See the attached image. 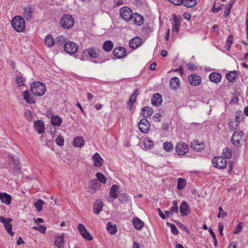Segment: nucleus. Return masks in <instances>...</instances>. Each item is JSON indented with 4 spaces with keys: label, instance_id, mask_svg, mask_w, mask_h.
I'll list each match as a JSON object with an SVG mask.
<instances>
[{
    "label": "nucleus",
    "instance_id": "72a5a7b5",
    "mask_svg": "<svg viewBox=\"0 0 248 248\" xmlns=\"http://www.w3.org/2000/svg\"><path fill=\"white\" fill-rule=\"evenodd\" d=\"M191 147L196 151H201L204 149V144L202 142H199V144H195L194 143H191Z\"/></svg>",
    "mask_w": 248,
    "mask_h": 248
},
{
    "label": "nucleus",
    "instance_id": "8fccbe9b",
    "mask_svg": "<svg viewBox=\"0 0 248 248\" xmlns=\"http://www.w3.org/2000/svg\"><path fill=\"white\" fill-rule=\"evenodd\" d=\"M163 148L166 151H170L173 149V146L170 142H165L163 143Z\"/></svg>",
    "mask_w": 248,
    "mask_h": 248
},
{
    "label": "nucleus",
    "instance_id": "37998d69",
    "mask_svg": "<svg viewBox=\"0 0 248 248\" xmlns=\"http://www.w3.org/2000/svg\"><path fill=\"white\" fill-rule=\"evenodd\" d=\"M239 124V123H238V122H236V121L232 120L229 124V125L230 130L233 131L238 128Z\"/></svg>",
    "mask_w": 248,
    "mask_h": 248
},
{
    "label": "nucleus",
    "instance_id": "6e6d98bb",
    "mask_svg": "<svg viewBox=\"0 0 248 248\" xmlns=\"http://www.w3.org/2000/svg\"><path fill=\"white\" fill-rule=\"evenodd\" d=\"M233 5L232 3H230L228 6H226L225 9L224 15L225 16H227L229 15L230 13L231 9L232 7V6Z\"/></svg>",
    "mask_w": 248,
    "mask_h": 248
},
{
    "label": "nucleus",
    "instance_id": "052dcab7",
    "mask_svg": "<svg viewBox=\"0 0 248 248\" xmlns=\"http://www.w3.org/2000/svg\"><path fill=\"white\" fill-rule=\"evenodd\" d=\"M65 41V38L63 36H59L56 38V42L58 44H62Z\"/></svg>",
    "mask_w": 248,
    "mask_h": 248
},
{
    "label": "nucleus",
    "instance_id": "6ab92c4d",
    "mask_svg": "<svg viewBox=\"0 0 248 248\" xmlns=\"http://www.w3.org/2000/svg\"><path fill=\"white\" fill-rule=\"evenodd\" d=\"M34 129L38 134H42L45 131V125L44 123L40 120L34 122Z\"/></svg>",
    "mask_w": 248,
    "mask_h": 248
},
{
    "label": "nucleus",
    "instance_id": "a19ab883",
    "mask_svg": "<svg viewBox=\"0 0 248 248\" xmlns=\"http://www.w3.org/2000/svg\"><path fill=\"white\" fill-rule=\"evenodd\" d=\"M153 141L149 139H146L144 140L143 146L146 149H149L153 146Z\"/></svg>",
    "mask_w": 248,
    "mask_h": 248
},
{
    "label": "nucleus",
    "instance_id": "bf43d9fd",
    "mask_svg": "<svg viewBox=\"0 0 248 248\" xmlns=\"http://www.w3.org/2000/svg\"><path fill=\"white\" fill-rule=\"evenodd\" d=\"M208 231L210 232V233L211 234V235L212 236V238L214 239V245L216 246H217V239L216 238V235H215V233L213 231V230H212V229L211 228H209Z\"/></svg>",
    "mask_w": 248,
    "mask_h": 248
},
{
    "label": "nucleus",
    "instance_id": "338daca9",
    "mask_svg": "<svg viewBox=\"0 0 248 248\" xmlns=\"http://www.w3.org/2000/svg\"><path fill=\"white\" fill-rule=\"evenodd\" d=\"M170 210L172 212V214L173 213H178L179 212L178 206H172L170 208Z\"/></svg>",
    "mask_w": 248,
    "mask_h": 248
},
{
    "label": "nucleus",
    "instance_id": "4c0bfd02",
    "mask_svg": "<svg viewBox=\"0 0 248 248\" xmlns=\"http://www.w3.org/2000/svg\"><path fill=\"white\" fill-rule=\"evenodd\" d=\"M24 99L28 103L32 104L34 102L31 96L29 90H27L24 92Z\"/></svg>",
    "mask_w": 248,
    "mask_h": 248
},
{
    "label": "nucleus",
    "instance_id": "49530a36",
    "mask_svg": "<svg viewBox=\"0 0 248 248\" xmlns=\"http://www.w3.org/2000/svg\"><path fill=\"white\" fill-rule=\"evenodd\" d=\"M96 176L97 178V179L103 184H105L106 183L107 180L105 175L101 172H97L96 174Z\"/></svg>",
    "mask_w": 248,
    "mask_h": 248
},
{
    "label": "nucleus",
    "instance_id": "b1692460",
    "mask_svg": "<svg viewBox=\"0 0 248 248\" xmlns=\"http://www.w3.org/2000/svg\"><path fill=\"white\" fill-rule=\"evenodd\" d=\"M119 190V186L116 185H113L111 186L109 190L110 196L114 199H116L118 198V192Z\"/></svg>",
    "mask_w": 248,
    "mask_h": 248
},
{
    "label": "nucleus",
    "instance_id": "ddd939ff",
    "mask_svg": "<svg viewBox=\"0 0 248 248\" xmlns=\"http://www.w3.org/2000/svg\"><path fill=\"white\" fill-rule=\"evenodd\" d=\"M188 81L193 86H198L201 83V78L197 75L192 74L189 76L188 78Z\"/></svg>",
    "mask_w": 248,
    "mask_h": 248
},
{
    "label": "nucleus",
    "instance_id": "4468645a",
    "mask_svg": "<svg viewBox=\"0 0 248 248\" xmlns=\"http://www.w3.org/2000/svg\"><path fill=\"white\" fill-rule=\"evenodd\" d=\"M130 20L132 21L134 24L140 26L143 23L144 18L139 14L135 13L133 14L132 17Z\"/></svg>",
    "mask_w": 248,
    "mask_h": 248
},
{
    "label": "nucleus",
    "instance_id": "c03bdc74",
    "mask_svg": "<svg viewBox=\"0 0 248 248\" xmlns=\"http://www.w3.org/2000/svg\"><path fill=\"white\" fill-rule=\"evenodd\" d=\"M23 16L26 19H30L31 16V12L30 8H25L23 11Z\"/></svg>",
    "mask_w": 248,
    "mask_h": 248
},
{
    "label": "nucleus",
    "instance_id": "de8ad7c7",
    "mask_svg": "<svg viewBox=\"0 0 248 248\" xmlns=\"http://www.w3.org/2000/svg\"><path fill=\"white\" fill-rule=\"evenodd\" d=\"M167 224L168 226L170 228L171 232L173 234L177 235L178 234V231L174 224L169 222H167Z\"/></svg>",
    "mask_w": 248,
    "mask_h": 248
},
{
    "label": "nucleus",
    "instance_id": "e433bc0d",
    "mask_svg": "<svg viewBox=\"0 0 248 248\" xmlns=\"http://www.w3.org/2000/svg\"><path fill=\"white\" fill-rule=\"evenodd\" d=\"M142 111H143L142 114L143 117H148L152 114L153 110V109L150 107H145L143 108Z\"/></svg>",
    "mask_w": 248,
    "mask_h": 248
},
{
    "label": "nucleus",
    "instance_id": "0e129e2a",
    "mask_svg": "<svg viewBox=\"0 0 248 248\" xmlns=\"http://www.w3.org/2000/svg\"><path fill=\"white\" fill-rule=\"evenodd\" d=\"M78 229L79 230L80 234H81L82 233L85 232V231L86 230L85 226L80 223L78 225Z\"/></svg>",
    "mask_w": 248,
    "mask_h": 248
},
{
    "label": "nucleus",
    "instance_id": "20e7f679",
    "mask_svg": "<svg viewBox=\"0 0 248 248\" xmlns=\"http://www.w3.org/2000/svg\"><path fill=\"white\" fill-rule=\"evenodd\" d=\"M212 163L214 167L223 169L226 167L227 160L222 156H217L212 159Z\"/></svg>",
    "mask_w": 248,
    "mask_h": 248
},
{
    "label": "nucleus",
    "instance_id": "f8f14e48",
    "mask_svg": "<svg viewBox=\"0 0 248 248\" xmlns=\"http://www.w3.org/2000/svg\"><path fill=\"white\" fill-rule=\"evenodd\" d=\"M142 43V40L140 38L135 37L129 41V45L131 48L136 49L141 45Z\"/></svg>",
    "mask_w": 248,
    "mask_h": 248
},
{
    "label": "nucleus",
    "instance_id": "13d9d810",
    "mask_svg": "<svg viewBox=\"0 0 248 248\" xmlns=\"http://www.w3.org/2000/svg\"><path fill=\"white\" fill-rule=\"evenodd\" d=\"M243 229V226L241 223H239L236 227L234 228L233 231V233L234 234H237L238 232H240Z\"/></svg>",
    "mask_w": 248,
    "mask_h": 248
},
{
    "label": "nucleus",
    "instance_id": "dca6fc26",
    "mask_svg": "<svg viewBox=\"0 0 248 248\" xmlns=\"http://www.w3.org/2000/svg\"><path fill=\"white\" fill-rule=\"evenodd\" d=\"M180 211L183 216H186L189 213V205L186 201H183L181 203Z\"/></svg>",
    "mask_w": 248,
    "mask_h": 248
},
{
    "label": "nucleus",
    "instance_id": "cd10ccee",
    "mask_svg": "<svg viewBox=\"0 0 248 248\" xmlns=\"http://www.w3.org/2000/svg\"><path fill=\"white\" fill-rule=\"evenodd\" d=\"M44 42L46 45L48 47L53 46L55 44V41L53 36L49 34L45 37L44 39Z\"/></svg>",
    "mask_w": 248,
    "mask_h": 248
},
{
    "label": "nucleus",
    "instance_id": "58836bf2",
    "mask_svg": "<svg viewBox=\"0 0 248 248\" xmlns=\"http://www.w3.org/2000/svg\"><path fill=\"white\" fill-rule=\"evenodd\" d=\"M186 181L185 179L181 178H179L178 179L177 188L178 189H183L186 185Z\"/></svg>",
    "mask_w": 248,
    "mask_h": 248
},
{
    "label": "nucleus",
    "instance_id": "69168bd1",
    "mask_svg": "<svg viewBox=\"0 0 248 248\" xmlns=\"http://www.w3.org/2000/svg\"><path fill=\"white\" fill-rule=\"evenodd\" d=\"M160 115L159 113H155L153 117V120L157 122L160 121Z\"/></svg>",
    "mask_w": 248,
    "mask_h": 248
},
{
    "label": "nucleus",
    "instance_id": "c756f323",
    "mask_svg": "<svg viewBox=\"0 0 248 248\" xmlns=\"http://www.w3.org/2000/svg\"><path fill=\"white\" fill-rule=\"evenodd\" d=\"M237 76V72L235 70L228 73L226 75V78L231 82H233Z\"/></svg>",
    "mask_w": 248,
    "mask_h": 248
},
{
    "label": "nucleus",
    "instance_id": "c85d7f7f",
    "mask_svg": "<svg viewBox=\"0 0 248 248\" xmlns=\"http://www.w3.org/2000/svg\"><path fill=\"white\" fill-rule=\"evenodd\" d=\"M73 145L76 147H81L84 145V140L81 137H77L73 140Z\"/></svg>",
    "mask_w": 248,
    "mask_h": 248
},
{
    "label": "nucleus",
    "instance_id": "f257e3e1",
    "mask_svg": "<svg viewBox=\"0 0 248 248\" xmlns=\"http://www.w3.org/2000/svg\"><path fill=\"white\" fill-rule=\"evenodd\" d=\"M31 90L32 93L34 95L41 96L46 92L45 85L40 81H34L31 85Z\"/></svg>",
    "mask_w": 248,
    "mask_h": 248
},
{
    "label": "nucleus",
    "instance_id": "ea45409f",
    "mask_svg": "<svg viewBox=\"0 0 248 248\" xmlns=\"http://www.w3.org/2000/svg\"><path fill=\"white\" fill-rule=\"evenodd\" d=\"M183 4L187 7H192L196 5V0H183Z\"/></svg>",
    "mask_w": 248,
    "mask_h": 248
},
{
    "label": "nucleus",
    "instance_id": "7ed1b4c3",
    "mask_svg": "<svg viewBox=\"0 0 248 248\" xmlns=\"http://www.w3.org/2000/svg\"><path fill=\"white\" fill-rule=\"evenodd\" d=\"M74 19L70 15H65L61 19L60 24L62 27L66 29H69L73 27Z\"/></svg>",
    "mask_w": 248,
    "mask_h": 248
},
{
    "label": "nucleus",
    "instance_id": "774afa93",
    "mask_svg": "<svg viewBox=\"0 0 248 248\" xmlns=\"http://www.w3.org/2000/svg\"><path fill=\"white\" fill-rule=\"evenodd\" d=\"M187 66L188 68V69L190 70H197V66L196 65H195V64H193V63H188L187 64Z\"/></svg>",
    "mask_w": 248,
    "mask_h": 248
},
{
    "label": "nucleus",
    "instance_id": "f3484780",
    "mask_svg": "<svg viewBox=\"0 0 248 248\" xmlns=\"http://www.w3.org/2000/svg\"><path fill=\"white\" fill-rule=\"evenodd\" d=\"M0 201L6 205H9L11 202L12 197L5 192H0Z\"/></svg>",
    "mask_w": 248,
    "mask_h": 248
},
{
    "label": "nucleus",
    "instance_id": "a878e982",
    "mask_svg": "<svg viewBox=\"0 0 248 248\" xmlns=\"http://www.w3.org/2000/svg\"><path fill=\"white\" fill-rule=\"evenodd\" d=\"M62 122V118L56 115H52L51 118V123L55 126H59Z\"/></svg>",
    "mask_w": 248,
    "mask_h": 248
},
{
    "label": "nucleus",
    "instance_id": "864d4df0",
    "mask_svg": "<svg viewBox=\"0 0 248 248\" xmlns=\"http://www.w3.org/2000/svg\"><path fill=\"white\" fill-rule=\"evenodd\" d=\"M56 143L59 146H62L64 144V139L62 136H59L55 139Z\"/></svg>",
    "mask_w": 248,
    "mask_h": 248
},
{
    "label": "nucleus",
    "instance_id": "a18cd8bd",
    "mask_svg": "<svg viewBox=\"0 0 248 248\" xmlns=\"http://www.w3.org/2000/svg\"><path fill=\"white\" fill-rule=\"evenodd\" d=\"M119 200L122 203H126L129 200L128 196L126 194H121L119 195Z\"/></svg>",
    "mask_w": 248,
    "mask_h": 248
},
{
    "label": "nucleus",
    "instance_id": "3c124183",
    "mask_svg": "<svg viewBox=\"0 0 248 248\" xmlns=\"http://www.w3.org/2000/svg\"><path fill=\"white\" fill-rule=\"evenodd\" d=\"M233 41V35L232 34H230L228 38L226 41V46L228 47L227 49H229L231 47V45Z\"/></svg>",
    "mask_w": 248,
    "mask_h": 248
},
{
    "label": "nucleus",
    "instance_id": "09e8293b",
    "mask_svg": "<svg viewBox=\"0 0 248 248\" xmlns=\"http://www.w3.org/2000/svg\"><path fill=\"white\" fill-rule=\"evenodd\" d=\"M33 229L39 231L42 233H45L46 231V227L44 225H38L36 226H33Z\"/></svg>",
    "mask_w": 248,
    "mask_h": 248
},
{
    "label": "nucleus",
    "instance_id": "393cba45",
    "mask_svg": "<svg viewBox=\"0 0 248 248\" xmlns=\"http://www.w3.org/2000/svg\"><path fill=\"white\" fill-rule=\"evenodd\" d=\"M170 88L173 90L178 88L180 85L179 79L177 77H173L170 80Z\"/></svg>",
    "mask_w": 248,
    "mask_h": 248
},
{
    "label": "nucleus",
    "instance_id": "79ce46f5",
    "mask_svg": "<svg viewBox=\"0 0 248 248\" xmlns=\"http://www.w3.org/2000/svg\"><path fill=\"white\" fill-rule=\"evenodd\" d=\"M44 204V201L40 199L34 203V205L38 211H40L42 210V205Z\"/></svg>",
    "mask_w": 248,
    "mask_h": 248
},
{
    "label": "nucleus",
    "instance_id": "aec40b11",
    "mask_svg": "<svg viewBox=\"0 0 248 248\" xmlns=\"http://www.w3.org/2000/svg\"><path fill=\"white\" fill-rule=\"evenodd\" d=\"M104 203L101 200H98L94 203L93 206V213L98 215L102 211Z\"/></svg>",
    "mask_w": 248,
    "mask_h": 248
},
{
    "label": "nucleus",
    "instance_id": "c9c22d12",
    "mask_svg": "<svg viewBox=\"0 0 248 248\" xmlns=\"http://www.w3.org/2000/svg\"><path fill=\"white\" fill-rule=\"evenodd\" d=\"M174 24L172 29V31L176 32V33L178 32L179 31V26L180 25V20L179 18H177L176 16L174 17Z\"/></svg>",
    "mask_w": 248,
    "mask_h": 248
},
{
    "label": "nucleus",
    "instance_id": "4be33fe9",
    "mask_svg": "<svg viewBox=\"0 0 248 248\" xmlns=\"http://www.w3.org/2000/svg\"><path fill=\"white\" fill-rule=\"evenodd\" d=\"M152 103L153 105L157 106L160 105L162 102V97L159 93L155 94L152 98Z\"/></svg>",
    "mask_w": 248,
    "mask_h": 248
},
{
    "label": "nucleus",
    "instance_id": "5fc2aeb1",
    "mask_svg": "<svg viewBox=\"0 0 248 248\" xmlns=\"http://www.w3.org/2000/svg\"><path fill=\"white\" fill-rule=\"evenodd\" d=\"M219 213L217 215V217L218 218L220 217H225L227 216V214L226 212H224L222 209V208L220 206L218 208Z\"/></svg>",
    "mask_w": 248,
    "mask_h": 248
},
{
    "label": "nucleus",
    "instance_id": "bb28decb",
    "mask_svg": "<svg viewBox=\"0 0 248 248\" xmlns=\"http://www.w3.org/2000/svg\"><path fill=\"white\" fill-rule=\"evenodd\" d=\"M132 223L136 230L141 229L144 225V223L139 218H134L132 220Z\"/></svg>",
    "mask_w": 248,
    "mask_h": 248
},
{
    "label": "nucleus",
    "instance_id": "603ef678",
    "mask_svg": "<svg viewBox=\"0 0 248 248\" xmlns=\"http://www.w3.org/2000/svg\"><path fill=\"white\" fill-rule=\"evenodd\" d=\"M24 79L21 76H17L16 78V81L19 86H22L24 85Z\"/></svg>",
    "mask_w": 248,
    "mask_h": 248
},
{
    "label": "nucleus",
    "instance_id": "a211bd4d",
    "mask_svg": "<svg viewBox=\"0 0 248 248\" xmlns=\"http://www.w3.org/2000/svg\"><path fill=\"white\" fill-rule=\"evenodd\" d=\"M113 54L117 58H121L126 55V51L124 47H119L114 49Z\"/></svg>",
    "mask_w": 248,
    "mask_h": 248
},
{
    "label": "nucleus",
    "instance_id": "473e14b6",
    "mask_svg": "<svg viewBox=\"0 0 248 248\" xmlns=\"http://www.w3.org/2000/svg\"><path fill=\"white\" fill-rule=\"evenodd\" d=\"M107 229L108 232L112 234H114L117 232V228L115 225L109 222L107 224Z\"/></svg>",
    "mask_w": 248,
    "mask_h": 248
},
{
    "label": "nucleus",
    "instance_id": "f704fd0d",
    "mask_svg": "<svg viewBox=\"0 0 248 248\" xmlns=\"http://www.w3.org/2000/svg\"><path fill=\"white\" fill-rule=\"evenodd\" d=\"M232 155V151L230 147H226L223 149L222 152V155L224 158H230Z\"/></svg>",
    "mask_w": 248,
    "mask_h": 248
},
{
    "label": "nucleus",
    "instance_id": "e2e57ef3",
    "mask_svg": "<svg viewBox=\"0 0 248 248\" xmlns=\"http://www.w3.org/2000/svg\"><path fill=\"white\" fill-rule=\"evenodd\" d=\"M170 2L173 4L176 5H180L182 3H183V0H168Z\"/></svg>",
    "mask_w": 248,
    "mask_h": 248
},
{
    "label": "nucleus",
    "instance_id": "7c9ffc66",
    "mask_svg": "<svg viewBox=\"0 0 248 248\" xmlns=\"http://www.w3.org/2000/svg\"><path fill=\"white\" fill-rule=\"evenodd\" d=\"M103 49L107 52L110 51L113 47V43L111 41H106L103 44Z\"/></svg>",
    "mask_w": 248,
    "mask_h": 248
},
{
    "label": "nucleus",
    "instance_id": "9d476101",
    "mask_svg": "<svg viewBox=\"0 0 248 248\" xmlns=\"http://www.w3.org/2000/svg\"><path fill=\"white\" fill-rule=\"evenodd\" d=\"M176 152L179 155H184L188 151V147L186 144L183 142L178 143L175 147Z\"/></svg>",
    "mask_w": 248,
    "mask_h": 248
},
{
    "label": "nucleus",
    "instance_id": "412c9836",
    "mask_svg": "<svg viewBox=\"0 0 248 248\" xmlns=\"http://www.w3.org/2000/svg\"><path fill=\"white\" fill-rule=\"evenodd\" d=\"M209 78L211 81L217 83L220 81L222 76L219 73L213 72L210 74Z\"/></svg>",
    "mask_w": 248,
    "mask_h": 248
},
{
    "label": "nucleus",
    "instance_id": "4d7b16f0",
    "mask_svg": "<svg viewBox=\"0 0 248 248\" xmlns=\"http://www.w3.org/2000/svg\"><path fill=\"white\" fill-rule=\"evenodd\" d=\"M81 235L83 238L87 239L88 240H92L93 239L92 236L87 231V230L85 231V232L82 233Z\"/></svg>",
    "mask_w": 248,
    "mask_h": 248
},
{
    "label": "nucleus",
    "instance_id": "2f4dec72",
    "mask_svg": "<svg viewBox=\"0 0 248 248\" xmlns=\"http://www.w3.org/2000/svg\"><path fill=\"white\" fill-rule=\"evenodd\" d=\"M91 183L92 186H91L90 188L94 193H95L100 189L101 186L96 180H92L91 182Z\"/></svg>",
    "mask_w": 248,
    "mask_h": 248
},
{
    "label": "nucleus",
    "instance_id": "423d86ee",
    "mask_svg": "<svg viewBox=\"0 0 248 248\" xmlns=\"http://www.w3.org/2000/svg\"><path fill=\"white\" fill-rule=\"evenodd\" d=\"M12 221L11 218H5L3 216L0 217V222L2 223L4 225L5 230L10 234L11 236H13L15 234L12 231V226L9 223Z\"/></svg>",
    "mask_w": 248,
    "mask_h": 248
},
{
    "label": "nucleus",
    "instance_id": "680f3d73",
    "mask_svg": "<svg viewBox=\"0 0 248 248\" xmlns=\"http://www.w3.org/2000/svg\"><path fill=\"white\" fill-rule=\"evenodd\" d=\"M136 100V97L135 96H133L132 95L129 98V101L128 103V104L132 107V105L135 103Z\"/></svg>",
    "mask_w": 248,
    "mask_h": 248
},
{
    "label": "nucleus",
    "instance_id": "f03ea898",
    "mask_svg": "<svg viewBox=\"0 0 248 248\" xmlns=\"http://www.w3.org/2000/svg\"><path fill=\"white\" fill-rule=\"evenodd\" d=\"M11 25L16 31L22 32L25 27L24 19L19 16H15L11 20Z\"/></svg>",
    "mask_w": 248,
    "mask_h": 248
},
{
    "label": "nucleus",
    "instance_id": "9b49d317",
    "mask_svg": "<svg viewBox=\"0 0 248 248\" xmlns=\"http://www.w3.org/2000/svg\"><path fill=\"white\" fill-rule=\"evenodd\" d=\"M99 52V49L95 47H90L84 51V53H88L91 58H98Z\"/></svg>",
    "mask_w": 248,
    "mask_h": 248
},
{
    "label": "nucleus",
    "instance_id": "2eb2a0df",
    "mask_svg": "<svg viewBox=\"0 0 248 248\" xmlns=\"http://www.w3.org/2000/svg\"><path fill=\"white\" fill-rule=\"evenodd\" d=\"M93 165L96 167H100L103 164V159L97 153L94 154L92 156Z\"/></svg>",
    "mask_w": 248,
    "mask_h": 248
},
{
    "label": "nucleus",
    "instance_id": "5701e85b",
    "mask_svg": "<svg viewBox=\"0 0 248 248\" xmlns=\"http://www.w3.org/2000/svg\"><path fill=\"white\" fill-rule=\"evenodd\" d=\"M55 245L57 248H63L64 246V237L63 235H58L54 242Z\"/></svg>",
    "mask_w": 248,
    "mask_h": 248
},
{
    "label": "nucleus",
    "instance_id": "6e6552de",
    "mask_svg": "<svg viewBox=\"0 0 248 248\" xmlns=\"http://www.w3.org/2000/svg\"><path fill=\"white\" fill-rule=\"evenodd\" d=\"M244 133L242 131H235L232 137L231 141L232 143L235 146H238L240 144V141L243 140Z\"/></svg>",
    "mask_w": 248,
    "mask_h": 248
},
{
    "label": "nucleus",
    "instance_id": "0eeeda50",
    "mask_svg": "<svg viewBox=\"0 0 248 248\" xmlns=\"http://www.w3.org/2000/svg\"><path fill=\"white\" fill-rule=\"evenodd\" d=\"M64 50L68 54H75L78 49V46L73 42H66L64 46Z\"/></svg>",
    "mask_w": 248,
    "mask_h": 248
},
{
    "label": "nucleus",
    "instance_id": "39448f33",
    "mask_svg": "<svg viewBox=\"0 0 248 248\" xmlns=\"http://www.w3.org/2000/svg\"><path fill=\"white\" fill-rule=\"evenodd\" d=\"M120 15L124 20L130 21L132 17L133 14L132 10L126 6L123 7L120 10Z\"/></svg>",
    "mask_w": 248,
    "mask_h": 248
},
{
    "label": "nucleus",
    "instance_id": "1a4fd4ad",
    "mask_svg": "<svg viewBox=\"0 0 248 248\" xmlns=\"http://www.w3.org/2000/svg\"><path fill=\"white\" fill-rule=\"evenodd\" d=\"M139 129L141 132L146 133L150 128V124L148 120L146 119H142L138 124Z\"/></svg>",
    "mask_w": 248,
    "mask_h": 248
}]
</instances>
